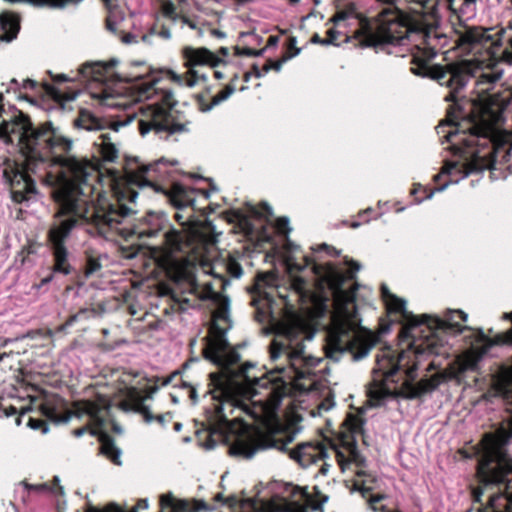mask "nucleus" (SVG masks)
Returning <instances> with one entry per match:
<instances>
[{"instance_id":"1","label":"nucleus","mask_w":512,"mask_h":512,"mask_svg":"<svg viewBox=\"0 0 512 512\" xmlns=\"http://www.w3.org/2000/svg\"><path fill=\"white\" fill-rule=\"evenodd\" d=\"M0 132L12 143L17 141L28 160L23 165L15 160L5 159L0 166L3 182L9 187L15 203L29 201L36 195V184L31 174L35 172L38 163L52 161L59 165L58 172H50L46 176V183L53 187L52 195L59 206L48 231L54 257L53 273H71L65 240L82 222H89L95 233L107 240H114L117 236L128 240L137 236L144 241L158 235L159 215L150 213L134 223V205L138 192L133 186L158 193L159 160L141 164L137 169L127 171L125 178L115 179L112 198H99L90 213L89 193L92 185L89 180L97 176L96 166L86 158L67 155L72 148V141L64 137L59 129L46 127L33 130L22 120L7 123ZM143 246V254H148L155 268H159V248L145 242Z\"/></svg>"},{"instance_id":"2","label":"nucleus","mask_w":512,"mask_h":512,"mask_svg":"<svg viewBox=\"0 0 512 512\" xmlns=\"http://www.w3.org/2000/svg\"><path fill=\"white\" fill-rule=\"evenodd\" d=\"M311 338L300 326H285L270 344V358L275 362L273 370L279 376H251L249 369L253 365H238L239 353L230 346L217 320H213L203 352L205 358L216 364L220 371L209 374L208 389L203 396H209L214 402V430L226 440L233 441L230 446L232 455L250 459L257 451L273 448L289 452L290 457L302 467H308L328 456L323 444L301 443L290 450L288 445L294 440L293 434L263 433L247 424L235 427L234 421L229 420L225 413L226 408L230 409V413L234 408H241L239 396L246 388L253 395L261 394L260 389L265 390L262 400L273 410L280 406L290 386L300 390L310 389L314 384V369L321 362L320 358L305 352L304 340Z\"/></svg>"},{"instance_id":"3","label":"nucleus","mask_w":512,"mask_h":512,"mask_svg":"<svg viewBox=\"0 0 512 512\" xmlns=\"http://www.w3.org/2000/svg\"><path fill=\"white\" fill-rule=\"evenodd\" d=\"M456 43L474 57L450 62L446 65H429L414 59L411 72L417 76L428 77L441 86L450 89L445 96L446 101L453 104L448 110V122H441L436 131L451 144L458 161H446L441 175H448L451 182L467 177L470 173L492 169L496 162V150L492 144L495 134L492 117L486 109L479 107L474 101L459 99L457 94L471 79L476 80L478 93L489 91L501 78V73L493 71L492 52L493 39L487 30L476 26L464 25L455 30Z\"/></svg>"},{"instance_id":"4","label":"nucleus","mask_w":512,"mask_h":512,"mask_svg":"<svg viewBox=\"0 0 512 512\" xmlns=\"http://www.w3.org/2000/svg\"><path fill=\"white\" fill-rule=\"evenodd\" d=\"M352 268L344 273L332 263L319 264L310 257H304V264L290 263L291 288L299 298H308L314 287L324 297H331L335 316L328 332L326 356L333 361L348 353L353 361L365 358L376 343L372 333L360 325L356 306L357 287L345 289L347 280L354 279V273L360 270V264L346 259Z\"/></svg>"},{"instance_id":"5","label":"nucleus","mask_w":512,"mask_h":512,"mask_svg":"<svg viewBox=\"0 0 512 512\" xmlns=\"http://www.w3.org/2000/svg\"><path fill=\"white\" fill-rule=\"evenodd\" d=\"M414 351L396 353L390 347L382 350L376 358L373 369V378L369 389L371 399L379 402L386 397L399 395L405 398H419L438 388L444 380V375L434 374L430 378L415 382L418 370V358L425 353L441 355L444 346L439 345L435 339L415 341L409 344Z\"/></svg>"},{"instance_id":"6","label":"nucleus","mask_w":512,"mask_h":512,"mask_svg":"<svg viewBox=\"0 0 512 512\" xmlns=\"http://www.w3.org/2000/svg\"><path fill=\"white\" fill-rule=\"evenodd\" d=\"M187 246L186 235L174 228L164 233L162 239V302L166 307L163 312L169 315L174 312L184 311L189 306V295H195L198 299H213L215 292L210 283L203 288L198 284L194 267L182 257L174 255Z\"/></svg>"},{"instance_id":"7","label":"nucleus","mask_w":512,"mask_h":512,"mask_svg":"<svg viewBox=\"0 0 512 512\" xmlns=\"http://www.w3.org/2000/svg\"><path fill=\"white\" fill-rule=\"evenodd\" d=\"M335 25H357L354 38L361 47H378L384 44H403L407 39L408 27L394 16L380 24L376 31L371 24L360 16L355 3L339 4L336 13L329 20Z\"/></svg>"},{"instance_id":"8","label":"nucleus","mask_w":512,"mask_h":512,"mask_svg":"<svg viewBox=\"0 0 512 512\" xmlns=\"http://www.w3.org/2000/svg\"><path fill=\"white\" fill-rule=\"evenodd\" d=\"M116 63V60H112L108 63H87L79 68V75L89 82L91 96L98 99L101 105L111 108L127 109L131 106L130 101L122 96L114 95L110 87L106 84L107 79L113 73V68Z\"/></svg>"},{"instance_id":"9","label":"nucleus","mask_w":512,"mask_h":512,"mask_svg":"<svg viewBox=\"0 0 512 512\" xmlns=\"http://www.w3.org/2000/svg\"><path fill=\"white\" fill-rule=\"evenodd\" d=\"M195 189H189L183 185L175 183L170 191L162 186V195H164L173 209H175L174 218L182 227L194 225L192 220L195 210Z\"/></svg>"},{"instance_id":"10","label":"nucleus","mask_w":512,"mask_h":512,"mask_svg":"<svg viewBox=\"0 0 512 512\" xmlns=\"http://www.w3.org/2000/svg\"><path fill=\"white\" fill-rule=\"evenodd\" d=\"M183 56L186 60V65L189 67L190 77L187 79L186 84L190 87L194 86L199 80L205 81L207 79L206 75L197 70L196 67L205 65L215 67L222 62L216 54L204 47H185L183 49Z\"/></svg>"},{"instance_id":"11","label":"nucleus","mask_w":512,"mask_h":512,"mask_svg":"<svg viewBox=\"0 0 512 512\" xmlns=\"http://www.w3.org/2000/svg\"><path fill=\"white\" fill-rule=\"evenodd\" d=\"M177 104L173 92L162 89V132L174 134L187 130L188 121L185 114L175 108Z\"/></svg>"},{"instance_id":"12","label":"nucleus","mask_w":512,"mask_h":512,"mask_svg":"<svg viewBox=\"0 0 512 512\" xmlns=\"http://www.w3.org/2000/svg\"><path fill=\"white\" fill-rule=\"evenodd\" d=\"M273 281L274 277L270 274H263L257 278L251 305L256 308V319L259 322H265L272 313L273 295L266 291V288H272Z\"/></svg>"},{"instance_id":"13","label":"nucleus","mask_w":512,"mask_h":512,"mask_svg":"<svg viewBox=\"0 0 512 512\" xmlns=\"http://www.w3.org/2000/svg\"><path fill=\"white\" fill-rule=\"evenodd\" d=\"M155 389L150 392H143L136 388H130L127 391L126 397L120 402V408L123 411L136 412L143 416L146 423H151L153 420L160 421V416H153L150 412L151 402L153 401L152 394Z\"/></svg>"},{"instance_id":"14","label":"nucleus","mask_w":512,"mask_h":512,"mask_svg":"<svg viewBox=\"0 0 512 512\" xmlns=\"http://www.w3.org/2000/svg\"><path fill=\"white\" fill-rule=\"evenodd\" d=\"M135 117L136 112H132L127 114L125 119L110 123L106 120L96 117L90 111L83 109L74 119L73 124L75 128L88 132L101 131L107 127L117 132L121 127L127 126L129 123H131Z\"/></svg>"},{"instance_id":"15","label":"nucleus","mask_w":512,"mask_h":512,"mask_svg":"<svg viewBox=\"0 0 512 512\" xmlns=\"http://www.w3.org/2000/svg\"><path fill=\"white\" fill-rule=\"evenodd\" d=\"M381 295L390 312L399 313L404 319L410 322V325L403 331L405 337H414L412 330L420 324H427L429 328H432V324L428 322L429 316L423 315L422 321H418L411 312L407 311L406 301L392 294L385 284L381 285Z\"/></svg>"},{"instance_id":"16","label":"nucleus","mask_w":512,"mask_h":512,"mask_svg":"<svg viewBox=\"0 0 512 512\" xmlns=\"http://www.w3.org/2000/svg\"><path fill=\"white\" fill-rule=\"evenodd\" d=\"M110 407V400L99 395L94 401L85 400L79 403L78 411L87 414L98 428H102L110 417Z\"/></svg>"},{"instance_id":"17","label":"nucleus","mask_w":512,"mask_h":512,"mask_svg":"<svg viewBox=\"0 0 512 512\" xmlns=\"http://www.w3.org/2000/svg\"><path fill=\"white\" fill-rule=\"evenodd\" d=\"M138 110L140 111L138 121L140 134L145 136L150 131L160 132V103L142 105Z\"/></svg>"},{"instance_id":"18","label":"nucleus","mask_w":512,"mask_h":512,"mask_svg":"<svg viewBox=\"0 0 512 512\" xmlns=\"http://www.w3.org/2000/svg\"><path fill=\"white\" fill-rule=\"evenodd\" d=\"M467 317V314L461 310H448L443 319H434L433 324L444 331L461 333L463 330L468 329V327L461 326L459 320L465 322Z\"/></svg>"},{"instance_id":"19","label":"nucleus","mask_w":512,"mask_h":512,"mask_svg":"<svg viewBox=\"0 0 512 512\" xmlns=\"http://www.w3.org/2000/svg\"><path fill=\"white\" fill-rule=\"evenodd\" d=\"M344 446L347 450V455L341 452L338 449H335L336 457L339 464L343 467L345 464H355L356 467L362 469L366 466V459L361 453L358 451L355 440L343 441Z\"/></svg>"},{"instance_id":"20","label":"nucleus","mask_w":512,"mask_h":512,"mask_svg":"<svg viewBox=\"0 0 512 512\" xmlns=\"http://www.w3.org/2000/svg\"><path fill=\"white\" fill-rule=\"evenodd\" d=\"M223 271L233 278H240L243 274V269L238 261L229 256L227 259L215 263L212 266V274L215 277L223 278Z\"/></svg>"},{"instance_id":"21","label":"nucleus","mask_w":512,"mask_h":512,"mask_svg":"<svg viewBox=\"0 0 512 512\" xmlns=\"http://www.w3.org/2000/svg\"><path fill=\"white\" fill-rule=\"evenodd\" d=\"M162 512H193L188 502L178 499L172 493L162 494Z\"/></svg>"},{"instance_id":"22","label":"nucleus","mask_w":512,"mask_h":512,"mask_svg":"<svg viewBox=\"0 0 512 512\" xmlns=\"http://www.w3.org/2000/svg\"><path fill=\"white\" fill-rule=\"evenodd\" d=\"M408 2L411 12L424 21H426L427 18L434 17L435 3L433 0H408Z\"/></svg>"},{"instance_id":"23","label":"nucleus","mask_w":512,"mask_h":512,"mask_svg":"<svg viewBox=\"0 0 512 512\" xmlns=\"http://www.w3.org/2000/svg\"><path fill=\"white\" fill-rule=\"evenodd\" d=\"M478 0H462V4L459 7L455 6L456 0H445L447 8L455 14L459 19L474 15L476 10V3Z\"/></svg>"},{"instance_id":"24","label":"nucleus","mask_w":512,"mask_h":512,"mask_svg":"<svg viewBox=\"0 0 512 512\" xmlns=\"http://www.w3.org/2000/svg\"><path fill=\"white\" fill-rule=\"evenodd\" d=\"M100 143L97 145L100 148V154L105 161L113 162L118 157V148L111 142L110 137L107 133H102L99 137Z\"/></svg>"},{"instance_id":"25","label":"nucleus","mask_w":512,"mask_h":512,"mask_svg":"<svg viewBox=\"0 0 512 512\" xmlns=\"http://www.w3.org/2000/svg\"><path fill=\"white\" fill-rule=\"evenodd\" d=\"M356 475L358 477H360V478L363 477L364 479L362 480L361 483L360 482H355L354 488H355V490L361 492L363 497H365V495L367 493L372 491L373 486H371L370 484H372L375 481V478L372 475L368 474L363 469L357 470L356 471Z\"/></svg>"},{"instance_id":"26","label":"nucleus","mask_w":512,"mask_h":512,"mask_svg":"<svg viewBox=\"0 0 512 512\" xmlns=\"http://www.w3.org/2000/svg\"><path fill=\"white\" fill-rule=\"evenodd\" d=\"M106 259L105 255H88L85 267V276L91 277L102 269V260Z\"/></svg>"},{"instance_id":"27","label":"nucleus","mask_w":512,"mask_h":512,"mask_svg":"<svg viewBox=\"0 0 512 512\" xmlns=\"http://www.w3.org/2000/svg\"><path fill=\"white\" fill-rule=\"evenodd\" d=\"M148 508V502L146 499L138 501L137 505L130 510L119 507L118 505L111 503L107 505L102 511L97 509H90L89 512H138L139 510H145Z\"/></svg>"},{"instance_id":"28","label":"nucleus","mask_w":512,"mask_h":512,"mask_svg":"<svg viewBox=\"0 0 512 512\" xmlns=\"http://www.w3.org/2000/svg\"><path fill=\"white\" fill-rule=\"evenodd\" d=\"M40 412L48 420L55 423L67 422L69 419L67 416H60L57 409L49 403L42 404L40 406Z\"/></svg>"},{"instance_id":"29","label":"nucleus","mask_w":512,"mask_h":512,"mask_svg":"<svg viewBox=\"0 0 512 512\" xmlns=\"http://www.w3.org/2000/svg\"><path fill=\"white\" fill-rule=\"evenodd\" d=\"M102 453L107 456L113 463L120 465V450L116 448L111 442H105L101 447Z\"/></svg>"},{"instance_id":"30","label":"nucleus","mask_w":512,"mask_h":512,"mask_svg":"<svg viewBox=\"0 0 512 512\" xmlns=\"http://www.w3.org/2000/svg\"><path fill=\"white\" fill-rule=\"evenodd\" d=\"M297 490L300 492L303 499L310 503V505L312 506V508L314 510L320 509L322 507V505L325 502H327V500H328V497L325 495H322L320 490L317 487H314V490H315L316 495L321 497V500L319 502L312 501L310 494L305 489L300 490V488H297Z\"/></svg>"},{"instance_id":"31","label":"nucleus","mask_w":512,"mask_h":512,"mask_svg":"<svg viewBox=\"0 0 512 512\" xmlns=\"http://www.w3.org/2000/svg\"><path fill=\"white\" fill-rule=\"evenodd\" d=\"M230 96L226 93V90L223 89L218 94H216L213 98L210 104L204 105L200 103L201 105V111L207 112L210 111L214 106L219 105L221 102L227 100Z\"/></svg>"},{"instance_id":"32","label":"nucleus","mask_w":512,"mask_h":512,"mask_svg":"<svg viewBox=\"0 0 512 512\" xmlns=\"http://www.w3.org/2000/svg\"><path fill=\"white\" fill-rule=\"evenodd\" d=\"M27 426L33 430H41L43 434H46L49 430L48 425L44 420L33 417H29Z\"/></svg>"},{"instance_id":"33","label":"nucleus","mask_w":512,"mask_h":512,"mask_svg":"<svg viewBox=\"0 0 512 512\" xmlns=\"http://www.w3.org/2000/svg\"><path fill=\"white\" fill-rule=\"evenodd\" d=\"M501 60L509 65H512V35L506 40V45L501 53Z\"/></svg>"},{"instance_id":"34","label":"nucleus","mask_w":512,"mask_h":512,"mask_svg":"<svg viewBox=\"0 0 512 512\" xmlns=\"http://www.w3.org/2000/svg\"><path fill=\"white\" fill-rule=\"evenodd\" d=\"M251 212L254 216H256L258 218L268 219L269 217H271L273 215L272 208L267 203L262 204V211H259L255 207H252Z\"/></svg>"},{"instance_id":"35","label":"nucleus","mask_w":512,"mask_h":512,"mask_svg":"<svg viewBox=\"0 0 512 512\" xmlns=\"http://www.w3.org/2000/svg\"><path fill=\"white\" fill-rule=\"evenodd\" d=\"M43 86H44L45 92L47 94H49L50 96H52L54 99L61 100L64 98L63 93L58 88H56L54 85L45 83Z\"/></svg>"},{"instance_id":"36","label":"nucleus","mask_w":512,"mask_h":512,"mask_svg":"<svg viewBox=\"0 0 512 512\" xmlns=\"http://www.w3.org/2000/svg\"><path fill=\"white\" fill-rule=\"evenodd\" d=\"M276 227L280 233L288 234L291 230L289 228V219L287 217H279L276 221Z\"/></svg>"},{"instance_id":"37","label":"nucleus","mask_w":512,"mask_h":512,"mask_svg":"<svg viewBox=\"0 0 512 512\" xmlns=\"http://www.w3.org/2000/svg\"><path fill=\"white\" fill-rule=\"evenodd\" d=\"M339 35H340L339 31H337L335 29H329L327 31V38L324 39L323 42H325V44H327V45H330V44L337 45Z\"/></svg>"},{"instance_id":"38","label":"nucleus","mask_w":512,"mask_h":512,"mask_svg":"<svg viewBox=\"0 0 512 512\" xmlns=\"http://www.w3.org/2000/svg\"><path fill=\"white\" fill-rule=\"evenodd\" d=\"M265 49L260 50H254L252 48H243L240 50L239 48H236V52L238 55H245V56H261L264 53Z\"/></svg>"},{"instance_id":"39","label":"nucleus","mask_w":512,"mask_h":512,"mask_svg":"<svg viewBox=\"0 0 512 512\" xmlns=\"http://www.w3.org/2000/svg\"><path fill=\"white\" fill-rule=\"evenodd\" d=\"M22 88H21V83L15 79V78H12L9 83H8V87L6 88V92L9 93L10 91H13V92H17V91H20Z\"/></svg>"},{"instance_id":"40","label":"nucleus","mask_w":512,"mask_h":512,"mask_svg":"<svg viewBox=\"0 0 512 512\" xmlns=\"http://www.w3.org/2000/svg\"><path fill=\"white\" fill-rule=\"evenodd\" d=\"M322 250L327 251V253L329 255H331V256H338L339 255V251L336 250V248H334L332 246H329L326 243H323L320 246H318L317 251H322Z\"/></svg>"},{"instance_id":"41","label":"nucleus","mask_w":512,"mask_h":512,"mask_svg":"<svg viewBox=\"0 0 512 512\" xmlns=\"http://www.w3.org/2000/svg\"><path fill=\"white\" fill-rule=\"evenodd\" d=\"M86 313H88L87 310H81L77 314L71 316L65 323V326L69 327L72 326L79 318L84 316Z\"/></svg>"},{"instance_id":"42","label":"nucleus","mask_w":512,"mask_h":512,"mask_svg":"<svg viewBox=\"0 0 512 512\" xmlns=\"http://www.w3.org/2000/svg\"><path fill=\"white\" fill-rule=\"evenodd\" d=\"M161 9H162V15H170V14H172L174 7H173L172 3H170L166 0H162Z\"/></svg>"},{"instance_id":"43","label":"nucleus","mask_w":512,"mask_h":512,"mask_svg":"<svg viewBox=\"0 0 512 512\" xmlns=\"http://www.w3.org/2000/svg\"><path fill=\"white\" fill-rule=\"evenodd\" d=\"M36 86V81L32 79H25L21 82V88L24 90H33Z\"/></svg>"},{"instance_id":"44","label":"nucleus","mask_w":512,"mask_h":512,"mask_svg":"<svg viewBox=\"0 0 512 512\" xmlns=\"http://www.w3.org/2000/svg\"><path fill=\"white\" fill-rule=\"evenodd\" d=\"M385 497L386 496L383 494L371 496L369 499V505H370L371 509L376 511V507L374 506V504L382 501L383 499H385Z\"/></svg>"},{"instance_id":"45","label":"nucleus","mask_w":512,"mask_h":512,"mask_svg":"<svg viewBox=\"0 0 512 512\" xmlns=\"http://www.w3.org/2000/svg\"><path fill=\"white\" fill-rule=\"evenodd\" d=\"M225 504L231 508H236L239 505V500L236 496L225 498Z\"/></svg>"},{"instance_id":"46","label":"nucleus","mask_w":512,"mask_h":512,"mask_svg":"<svg viewBox=\"0 0 512 512\" xmlns=\"http://www.w3.org/2000/svg\"><path fill=\"white\" fill-rule=\"evenodd\" d=\"M295 45H296V38H295V37H291V38L289 39V48H290V49H292V48H293V49H294V52H293L291 55H289L287 58H291V57L296 56V55H298V54H299L300 49H299V48H296V47H295Z\"/></svg>"},{"instance_id":"47","label":"nucleus","mask_w":512,"mask_h":512,"mask_svg":"<svg viewBox=\"0 0 512 512\" xmlns=\"http://www.w3.org/2000/svg\"><path fill=\"white\" fill-rule=\"evenodd\" d=\"M351 433L356 435L358 433H362V423L356 422L351 425Z\"/></svg>"},{"instance_id":"48","label":"nucleus","mask_w":512,"mask_h":512,"mask_svg":"<svg viewBox=\"0 0 512 512\" xmlns=\"http://www.w3.org/2000/svg\"><path fill=\"white\" fill-rule=\"evenodd\" d=\"M251 73H252L256 78H260V77H262V76L264 75L263 70L259 69V67H258L256 64H254V65L252 66V72H251Z\"/></svg>"},{"instance_id":"49","label":"nucleus","mask_w":512,"mask_h":512,"mask_svg":"<svg viewBox=\"0 0 512 512\" xmlns=\"http://www.w3.org/2000/svg\"><path fill=\"white\" fill-rule=\"evenodd\" d=\"M323 41L324 39H322L317 33H315L311 38L312 43L326 45Z\"/></svg>"},{"instance_id":"50","label":"nucleus","mask_w":512,"mask_h":512,"mask_svg":"<svg viewBox=\"0 0 512 512\" xmlns=\"http://www.w3.org/2000/svg\"><path fill=\"white\" fill-rule=\"evenodd\" d=\"M52 279H53V273H50L47 277H44V278L41 280L40 284H39V285H37V288H40L41 286H43V285H46V284L50 283V282L52 281Z\"/></svg>"},{"instance_id":"51","label":"nucleus","mask_w":512,"mask_h":512,"mask_svg":"<svg viewBox=\"0 0 512 512\" xmlns=\"http://www.w3.org/2000/svg\"><path fill=\"white\" fill-rule=\"evenodd\" d=\"M55 82H65L68 81L69 78L65 74H57L53 77Z\"/></svg>"},{"instance_id":"52","label":"nucleus","mask_w":512,"mask_h":512,"mask_svg":"<svg viewBox=\"0 0 512 512\" xmlns=\"http://www.w3.org/2000/svg\"><path fill=\"white\" fill-rule=\"evenodd\" d=\"M122 41L127 44L133 43L135 42V36L132 34H126L123 36Z\"/></svg>"},{"instance_id":"53","label":"nucleus","mask_w":512,"mask_h":512,"mask_svg":"<svg viewBox=\"0 0 512 512\" xmlns=\"http://www.w3.org/2000/svg\"><path fill=\"white\" fill-rule=\"evenodd\" d=\"M179 376V372H174L173 375L169 378H166V379H163L162 378V386H165V385H168L172 382V379L174 377H178Z\"/></svg>"},{"instance_id":"54","label":"nucleus","mask_w":512,"mask_h":512,"mask_svg":"<svg viewBox=\"0 0 512 512\" xmlns=\"http://www.w3.org/2000/svg\"><path fill=\"white\" fill-rule=\"evenodd\" d=\"M28 411H30V408L23 409L21 414L16 418L15 423L17 426H20L22 424V416Z\"/></svg>"},{"instance_id":"55","label":"nucleus","mask_w":512,"mask_h":512,"mask_svg":"<svg viewBox=\"0 0 512 512\" xmlns=\"http://www.w3.org/2000/svg\"><path fill=\"white\" fill-rule=\"evenodd\" d=\"M226 93L231 96L235 92V86L233 83H229L225 88Z\"/></svg>"},{"instance_id":"56","label":"nucleus","mask_w":512,"mask_h":512,"mask_svg":"<svg viewBox=\"0 0 512 512\" xmlns=\"http://www.w3.org/2000/svg\"><path fill=\"white\" fill-rule=\"evenodd\" d=\"M168 74H169V75H171V77H172V79H173L174 81H176V82H178L180 85H182V81H183V80H182L181 76H179V75H177V74L173 73L172 71H168Z\"/></svg>"},{"instance_id":"57","label":"nucleus","mask_w":512,"mask_h":512,"mask_svg":"<svg viewBox=\"0 0 512 512\" xmlns=\"http://www.w3.org/2000/svg\"><path fill=\"white\" fill-rule=\"evenodd\" d=\"M329 468H330L329 464L323 463L319 471L322 475H326L329 471Z\"/></svg>"},{"instance_id":"58","label":"nucleus","mask_w":512,"mask_h":512,"mask_svg":"<svg viewBox=\"0 0 512 512\" xmlns=\"http://www.w3.org/2000/svg\"><path fill=\"white\" fill-rule=\"evenodd\" d=\"M271 65H272V69L275 70V71H280L281 67H282V61H277V62H271Z\"/></svg>"},{"instance_id":"59","label":"nucleus","mask_w":512,"mask_h":512,"mask_svg":"<svg viewBox=\"0 0 512 512\" xmlns=\"http://www.w3.org/2000/svg\"><path fill=\"white\" fill-rule=\"evenodd\" d=\"M271 62H273V61L272 60H268L266 62V64L263 66L262 70H263L264 74L269 72L272 69Z\"/></svg>"},{"instance_id":"60","label":"nucleus","mask_w":512,"mask_h":512,"mask_svg":"<svg viewBox=\"0 0 512 512\" xmlns=\"http://www.w3.org/2000/svg\"><path fill=\"white\" fill-rule=\"evenodd\" d=\"M215 501L220 502L221 504H225V498L222 493H218L214 497Z\"/></svg>"},{"instance_id":"61","label":"nucleus","mask_w":512,"mask_h":512,"mask_svg":"<svg viewBox=\"0 0 512 512\" xmlns=\"http://www.w3.org/2000/svg\"><path fill=\"white\" fill-rule=\"evenodd\" d=\"M190 398L191 400L196 403V400H197V391L195 388H191L190 390Z\"/></svg>"},{"instance_id":"62","label":"nucleus","mask_w":512,"mask_h":512,"mask_svg":"<svg viewBox=\"0 0 512 512\" xmlns=\"http://www.w3.org/2000/svg\"><path fill=\"white\" fill-rule=\"evenodd\" d=\"M171 37L170 31L162 26V38L169 39Z\"/></svg>"},{"instance_id":"63","label":"nucleus","mask_w":512,"mask_h":512,"mask_svg":"<svg viewBox=\"0 0 512 512\" xmlns=\"http://www.w3.org/2000/svg\"><path fill=\"white\" fill-rule=\"evenodd\" d=\"M218 52L223 56H227L229 54V50L227 47H221Z\"/></svg>"},{"instance_id":"64","label":"nucleus","mask_w":512,"mask_h":512,"mask_svg":"<svg viewBox=\"0 0 512 512\" xmlns=\"http://www.w3.org/2000/svg\"><path fill=\"white\" fill-rule=\"evenodd\" d=\"M85 431H86L85 428H81V429L75 430L74 434H75V436L80 437L85 433Z\"/></svg>"}]
</instances>
